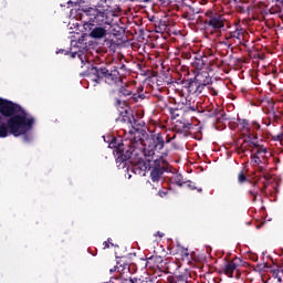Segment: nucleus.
Masks as SVG:
<instances>
[{"instance_id":"nucleus-18","label":"nucleus","mask_w":283,"mask_h":283,"mask_svg":"<svg viewBox=\"0 0 283 283\" xmlns=\"http://www.w3.org/2000/svg\"><path fill=\"white\" fill-rule=\"evenodd\" d=\"M153 145L155 151L165 149V138H163V134L158 133L153 136Z\"/></svg>"},{"instance_id":"nucleus-48","label":"nucleus","mask_w":283,"mask_h":283,"mask_svg":"<svg viewBox=\"0 0 283 283\" xmlns=\"http://www.w3.org/2000/svg\"><path fill=\"white\" fill-rule=\"evenodd\" d=\"M186 258H189V252H185Z\"/></svg>"},{"instance_id":"nucleus-9","label":"nucleus","mask_w":283,"mask_h":283,"mask_svg":"<svg viewBox=\"0 0 283 283\" xmlns=\"http://www.w3.org/2000/svg\"><path fill=\"white\" fill-rule=\"evenodd\" d=\"M108 72H109V69H107V66L92 65L90 69V74H93V76H95V78H93V83H96V85L101 83V80L107 77Z\"/></svg>"},{"instance_id":"nucleus-35","label":"nucleus","mask_w":283,"mask_h":283,"mask_svg":"<svg viewBox=\"0 0 283 283\" xmlns=\"http://www.w3.org/2000/svg\"><path fill=\"white\" fill-rule=\"evenodd\" d=\"M122 104H123V101H120V98L116 97L115 98V107H120Z\"/></svg>"},{"instance_id":"nucleus-39","label":"nucleus","mask_w":283,"mask_h":283,"mask_svg":"<svg viewBox=\"0 0 283 283\" xmlns=\"http://www.w3.org/2000/svg\"><path fill=\"white\" fill-rule=\"evenodd\" d=\"M249 193H250V196H253L254 198L258 197V190H250Z\"/></svg>"},{"instance_id":"nucleus-29","label":"nucleus","mask_w":283,"mask_h":283,"mask_svg":"<svg viewBox=\"0 0 283 283\" xmlns=\"http://www.w3.org/2000/svg\"><path fill=\"white\" fill-rule=\"evenodd\" d=\"M133 101H145V94L143 93H133Z\"/></svg>"},{"instance_id":"nucleus-41","label":"nucleus","mask_w":283,"mask_h":283,"mask_svg":"<svg viewBox=\"0 0 283 283\" xmlns=\"http://www.w3.org/2000/svg\"><path fill=\"white\" fill-rule=\"evenodd\" d=\"M118 271V265H115L113 269L109 270V273H116Z\"/></svg>"},{"instance_id":"nucleus-26","label":"nucleus","mask_w":283,"mask_h":283,"mask_svg":"<svg viewBox=\"0 0 283 283\" xmlns=\"http://www.w3.org/2000/svg\"><path fill=\"white\" fill-rule=\"evenodd\" d=\"M71 59H76L78 56V59L82 61V63H85V61L83 60V52L82 51H72L69 52Z\"/></svg>"},{"instance_id":"nucleus-56","label":"nucleus","mask_w":283,"mask_h":283,"mask_svg":"<svg viewBox=\"0 0 283 283\" xmlns=\"http://www.w3.org/2000/svg\"><path fill=\"white\" fill-rule=\"evenodd\" d=\"M129 134H134V133L130 130Z\"/></svg>"},{"instance_id":"nucleus-12","label":"nucleus","mask_w":283,"mask_h":283,"mask_svg":"<svg viewBox=\"0 0 283 283\" xmlns=\"http://www.w3.org/2000/svg\"><path fill=\"white\" fill-rule=\"evenodd\" d=\"M244 36H247V31L240 25H237L234 31L229 32L227 39H237L238 43L242 45L244 43Z\"/></svg>"},{"instance_id":"nucleus-60","label":"nucleus","mask_w":283,"mask_h":283,"mask_svg":"<svg viewBox=\"0 0 283 283\" xmlns=\"http://www.w3.org/2000/svg\"><path fill=\"white\" fill-rule=\"evenodd\" d=\"M78 43H81V40H78Z\"/></svg>"},{"instance_id":"nucleus-20","label":"nucleus","mask_w":283,"mask_h":283,"mask_svg":"<svg viewBox=\"0 0 283 283\" xmlns=\"http://www.w3.org/2000/svg\"><path fill=\"white\" fill-rule=\"evenodd\" d=\"M167 28H168L167 21L165 20H157L155 22V32L157 34H165V32H167Z\"/></svg>"},{"instance_id":"nucleus-1","label":"nucleus","mask_w":283,"mask_h":283,"mask_svg":"<svg viewBox=\"0 0 283 283\" xmlns=\"http://www.w3.org/2000/svg\"><path fill=\"white\" fill-rule=\"evenodd\" d=\"M3 118H8V127L15 138L22 136L23 143L27 144L34 140V135L30 133L34 127V116L24 111L21 105L0 98V120Z\"/></svg>"},{"instance_id":"nucleus-40","label":"nucleus","mask_w":283,"mask_h":283,"mask_svg":"<svg viewBox=\"0 0 283 283\" xmlns=\"http://www.w3.org/2000/svg\"><path fill=\"white\" fill-rule=\"evenodd\" d=\"M210 94L212 96H218V91H216V88H210Z\"/></svg>"},{"instance_id":"nucleus-24","label":"nucleus","mask_w":283,"mask_h":283,"mask_svg":"<svg viewBox=\"0 0 283 283\" xmlns=\"http://www.w3.org/2000/svg\"><path fill=\"white\" fill-rule=\"evenodd\" d=\"M239 125L245 134H251V127H249V119H239Z\"/></svg>"},{"instance_id":"nucleus-21","label":"nucleus","mask_w":283,"mask_h":283,"mask_svg":"<svg viewBox=\"0 0 283 283\" xmlns=\"http://www.w3.org/2000/svg\"><path fill=\"white\" fill-rule=\"evenodd\" d=\"M118 95L119 98H127V96H130V98H133L134 93L127 88V85H122L118 88Z\"/></svg>"},{"instance_id":"nucleus-14","label":"nucleus","mask_w":283,"mask_h":283,"mask_svg":"<svg viewBox=\"0 0 283 283\" xmlns=\"http://www.w3.org/2000/svg\"><path fill=\"white\" fill-rule=\"evenodd\" d=\"M206 116L208 118H217L218 123H222V120H227V113H224V109L213 108L211 111H208Z\"/></svg>"},{"instance_id":"nucleus-49","label":"nucleus","mask_w":283,"mask_h":283,"mask_svg":"<svg viewBox=\"0 0 283 283\" xmlns=\"http://www.w3.org/2000/svg\"><path fill=\"white\" fill-rule=\"evenodd\" d=\"M132 280H134V283L138 282V279H136V277H134V279H132Z\"/></svg>"},{"instance_id":"nucleus-54","label":"nucleus","mask_w":283,"mask_h":283,"mask_svg":"<svg viewBox=\"0 0 283 283\" xmlns=\"http://www.w3.org/2000/svg\"><path fill=\"white\" fill-rule=\"evenodd\" d=\"M228 48H231V44H228Z\"/></svg>"},{"instance_id":"nucleus-5","label":"nucleus","mask_w":283,"mask_h":283,"mask_svg":"<svg viewBox=\"0 0 283 283\" xmlns=\"http://www.w3.org/2000/svg\"><path fill=\"white\" fill-rule=\"evenodd\" d=\"M167 160L165 158L155 159L153 167H149L150 170V179L153 182H158L163 177V174L167 171Z\"/></svg>"},{"instance_id":"nucleus-33","label":"nucleus","mask_w":283,"mask_h":283,"mask_svg":"<svg viewBox=\"0 0 283 283\" xmlns=\"http://www.w3.org/2000/svg\"><path fill=\"white\" fill-rule=\"evenodd\" d=\"M252 163H254L255 165H261L262 159H260V157L258 155H253Z\"/></svg>"},{"instance_id":"nucleus-47","label":"nucleus","mask_w":283,"mask_h":283,"mask_svg":"<svg viewBox=\"0 0 283 283\" xmlns=\"http://www.w3.org/2000/svg\"><path fill=\"white\" fill-rule=\"evenodd\" d=\"M180 1H185V0H175V3H180Z\"/></svg>"},{"instance_id":"nucleus-25","label":"nucleus","mask_w":283,"mask_h":283,"mask_svg":"<svg viewBox=\"0 0 283 283\" xmlns=\"http://www.w3.org/2000/svg\"><path fill=\"white\" fill-rule=\"evenodd\" d=\"M192 65L197 69V70H202V67H205V60H202V57H197L195 56V60L192 62Z\"/></svg>"},{"instance_id":"nucleus-42","label":"nucleus","mask_w":283,"mask_h":283,"mask_svg":"<svg viewBox=\"0 0 283 283\" xmlns=\"http://www.w3.org/2000/svg\"><path fill=\"white\" fill-rule=\"evenodd\" d=\"M241 154H247V151H249V149H244L242 146L239 148Z\"/></svg>"},{"instance_id":"nucleus-57","label":"nucleus","mask_w":283,"mask_h":283,"mask_svg":"<svg viewBox=\"0 0 283 283\" xmlns=\"http://www.w3.org/2000/svg\"><path fill=\"white\" fill-rule=\"evenodd\" d=\"M164 156H167V153H165Z\"/></svg>"},{"instance_id":"nucleus-38","label":"nucleus","mask_w":283,"mask_h":283,"mask_svg":"<svg viewBox=\"0 0 283 283\" xmlns=\"http://www.w3.org/2000/svg\"><path fill=\"white\" fill-rule=\"evenodd\" d=\"M107 43L109 44V48H116V42H114V40L107 41Z\"/></svg>"},{"instance_id":"nucleus-27","label":"nucleus","mask_w":283,"mask_h":283,"mask_svg":"<svg viewBox=\"0 0 283 283\" xmlns=\"http://www.w3.org/2000/svg\"><path fill=\"white\" fill-rule=\"evenodd\" d=\"M247 180H249V179L247 178V175H244V169H242V170L239 172V175H238V182H239L240 185H242V184L247 182Z\"/></svg>"},{"instance_id":"nucleus-45","label":"nucleus","mask_w":283,"mask_h":283,"mask_svg":"<svg viewBox=\"0 0 283 283\" xmlns=\"http://www.w3.org/2000/svg\"><path fill=\"white\" fill-rule=\"evenodd\" d=\"M282 134L281 135H276V137H275V140H282Z\"/></svg>"},{"instance_id":"nucleus-22","label":"nucleus","mask_w":283,"mask_h":283,"mask_svg":"<svg viewBox=\"0 0 283 283\" xmlns=\"http://www.w3.org/2000/svg\"><path fill=\"white\" fill-rule=\"evenodd\" d=\"M193 128V124L191 123H181V127L178 128L179 134H185L187 136V132H190Z\"/></svg>"},{"instance_id":"nucleus-13","label":"nucleus","mask_w":283,"mask_h":283,"mask_svg":"<svg viewBox=\"0 0 283 283\" xmlns=\"http://www.w3.org/2000/svg\"><path fill=\"white\" fill-rule=\"evenodd\" d=\"M106 25V34H113V36H116V39L120 38L123 35V29L117 23H111L109 18L107 17V23Z\"/></svg>"},{"instance_id":"nucleus-11","label":"nucleus","mask_w":283,"mask_h":283,"mask_svg":"<svg viewBox=\"0 0 283 283\" xmlns=\"http://www.w3.org/2000/svg\"><path fill=\"white\" fill-rule=\"evenodd\" d=\"M195 81L201 86V88H206L207 85H211V83H213V80L211 77V75H209V72L207 71H202L200 73H198L195 76Z\"/></svg>"},{"instance_id":"nucleus-17","label":"nucleus","mask_w":283,"mask_h":283,"mask_svg":"<svg viewBox=\"0 0 283 283\" xmlns=\"http://www.w3.org/2000/svg\"><path fill=\"white\" fill-rule=\"evenodd\" d=\"M10 134L14 136L12 130H10V126H8V117H2V119H0V138H7Z\"/></svg>"},{"instance_id":"nucleus-19","label":"nucleus","mask_w":283,"mask_h":283,"mask_svg":"<svg viewBox=\"0 0 283 283\" xmlns=\"http://www.w3.org/2000/svg\"><path fill=\"white\" fill-rule=\"evenodd\" d=\"M243 145H248V147H260V144H258V135H253L251 133H248L243 140Z\"/></svg>"},{"instance_id":"nucleus-23","label":"nucleus","mask_w":283,"mask_h":283,"mask_svg":"<svg viewBox=\"0 0 283 283\" xmlns=\"http://www.w3.org/2000/svg\"><path fill=\"white\" fill-rule=\"evenodd\" d=\"M237 265L233 262L227 263L224 266V273L226 275H229L231 277L233 275V272L235 271Z\"/></svg>"},{"instance_id":"nucleus-28","label":"nucleus","mask_w":283,"mask_h":283,"mask_svg":"<svg viewBox=\"0 0 283 283\" xmlns=\"http://www.w3.org/2000/svg\"><path fill=\"white\" fill-rule=\"evenodd\" d=\"M175 276L177 279V283H189V277L187 276V274H179Z\"/></svg>"},{"instance_id":"nucleus-7","label":"nucleus","mask_w":283,"mask_h":283,"mask_svg":"<svg viewBox=\"0 0 283 283\" xmlns=\"http://www.w3.org/2000/svg\"><path fill=\"white\" fill-rule=\"evenodd\" d=\"M182 87L187 90L188 93L195 94L196 96H200V93L205 91V88L196 81L195 77L182 80Z\"/></svg>"},{"instance_id":"nucleus-15","label":"nucleus","mask_w":283,"mask_h":283,"mask_svg":"<svg viewBox=\"0 0 283 283\" xmlns=\"http://www.w3.org/2000/svg\"><path fill=\"white\" fill-rule=\"evenodd\" d=\"M181 179H182V176H181V175H179V176H177V177L175 178V182H176V185H177L178 187H185V185H186V187H187L188 189H190L191 191H195V189H197V191H198L199 193H202V188H197V187H196V184H193L192 181H182Z\"/></svg>"},{"instance_id":"nucleus-50","label":"nucleus","mask_w":283,"mask_h":283,"mask_svg":"<svg viewBox=\"0 0 283 283\" xmlns=\"http://www.w3.org/2000/svg\"><path fill=\"white\" fill-rule=\"evenodd\" d=\"M125 67H126L125 64H123L122 67H120V70H125Z\"/></svg>"},{"instance_id":"nucleus-32","label":"nucleus","mask_w":283,"mask_h":283,"mask_svg":"<svg viewBox=\"0 0 283 283\" xmlns=\"http://www.w3.org/2000/svg\"><path fill=\"white\" fill-rule=\"evenodd\" d=\"M273 277L277 280V282H282V276L280 275V270H273L272 272Z\"/></svg>"},{"instance_id":"nucleus-51","label":"nucleus","mask_w":283,"mask_h":283,"mask_svg":"<svg viewBox=\"0 0 283 283\" xmlns=\"http://www.w3.org/2000/svg\"><path fill=\"white\" fill-rule=\"evenodd\" d=\"M146 3H149L151 0H144Z\"/></svg>"},{"instance_id":"nucleus-55","label":"nucleus","mask_w":283,"mask_h":283,"mask_svg":"<svg viewBox=\"0 0 283 283\" xmlns=\"http://www.w3.org/2000/svg\"><path fill=\"white\" fill-rule=\"evenodd\" d=\"M112 239H108L107 242H111Z\"/></svg>"},{"instance_id":"nucleus-52","label":"nucleus","mask_w":283,"mask_h":283,"mask_svg":"<svg viewBox=\"0 0 283 283\" xmlns=\"http://www.w3.org/2000/svg\"><path fill=\"white\" fill-rule=\"evenodd\" d=\"M263 153L266 154V148L263 149Z\"/></svg>"},{"instance_id":"nucleus-34","label":"nucleus","mask_w":283,"mask_h":283,"mask_svg":"<svg viewBox=\"0 0 283 283\" xmlns=\"http://www.w3.org/2000/svg\"><path fill=\"white\" fill-rule=\"evenodd\" d=\"M56 54H65V56H67L70 54V51H65L63 49H60L59 51H56Z\"/></svg>"},{"instance_id":"nucleus-37","label":"nucleus","mask_w":283,"mask_h":283,"mask_svg":"<svg viewBox=\"0 0 283 283\" xmlns=\"http://www.w3.org/2000/svg\"><path fill=\"white\" fill-rule=\"evenodd\" d=\"M168 282L169 283H178L177 279H176V275L175 276H168Z\"/></svg>"},{"instance_id":"nucleus-6","label":"nucleus","mask_w":283,"mask_h":283,"mask_svg":"<svg viewBox=\"0 0 283 283\" xmlns=\"http://www.w3.org/2000/svg\"><path fill=\"white\" fill-rule=\"evenodd\" d=\"M84 30L87 32L88 30V36L91 39H104V36H107V25H98L96 23H84Z\"/></svg>"},{"instance_id":"nucleus-58","label":"nucleus","mask_w":283,"mask_h":283,"mask_svg":"<svg viewBox=\"0 0 283 283\" xmlns=\"http://www.w3.org/2000/svg\"><path fill=\"white\" fill-rule=\"evenodd\" d=\"M117 264H120V262H119V261H117Z\"/></svg>"},{"instance_id":"nucleus-3","label":"nucleus","mask_w":283,"mask_h":283,"mask_svg":"<svg viewBox=\"0 0 283 283\" xmlns=\"http://www.w3.org/2000/svg\"><path fill=\"white\" fill-rule=\"evenodd\" d=\"M80 10L83 12V17L88 18V22L85 23H96V25H105L107 23V12L99 10L96 6L82 4Z\"/></svg>"},{"instance_id":"nucleus-31","label":"nucleus","mask_w":283,"mask_h":283,"mask_svg":"<svg viewBox=\"0 0 283 283\" xmlns=\"http://www.w3.org/2000/svg\"><path fill=\"white\" fill-rule=\"evenodd\" d=\"M169 114L171 115V118L176 119L178 118V108H169Z\"/></svg>"},{"instance_id":"nucleus-8","label":"nucleus","mask_w":283,"mask_h":283,"mask_svg":"<svg viewBox=\"0 0 283 283\" xmlns=\"http://www.w3.org/2000/svg\"><path fill=\"white\" fill-rule=\"evenodd\" d=\"M207 15L209 20L206 21V25L212 28V30H222L224 28V18L221 14L210 12Z\"/></svg>"},{"instance_id":"nucleus-16","label":"nucleus","mask_w":283,"mask_h":283,"mask_svg":"<svg viewBox=\"0 0 283 283\" xmlns=\"http://www.w3.org/2000/svg\"><path fill=\"white\" fill-rule=\"evenodd\" d=\"M260 2H256L255 0H251V3L244 8L241 7V12H244L247 14H255L262 10V7H259Z\"/></svg>"},{"instance_id":"nucleus-59","label":"nucleus","mask_w":283,"mask_h":283,"mask_svg":"<svg viewBox=\"0 0 283 283\" xmlns=\"http://www.w3.org/2000/svg\"><path fill=\"white\" fill-rule=\"evenodd\" d=\"M123 105H125V101L123 102Z\"/></svg>"},{"instance_id":"nucleus-2","label":"nucleus","mask_w":283,"mask_h":283,"mask_svg":"<svg viewBox=\"0 0 283 283\" xmlns=\"http://www.w3.org/2000/svg\"><path fill=\"white\" fill-rule=\"evenodd\" d=\"M108 147L114 149L113 154L118 169H125L128 165H133L130 169L133 174H136L137 176H145V171H147V164L145 159L137 158L138 149H136V143H134V139H120L118 142V139L113 138ZM134 158H137V160L134 161Z\"/></svg>"},{"instance_id":"nucleus-46","label":"nucleus","mask_w":283,"mask_h":283,"mask_svg":"<svg viewBox=\"0 0 283 283\" xmlns=\"http://www.w3.org/2000/svg\"><path fill=\"white\" fill-rule=\"evenodd\" d=\"M169 1V3H176V0H166Z\"/></svg>"},{"instance_id":"nucleus-4","label":"nucleus","mask_w":283,"mask_h":283,"mask_svg":"<svg viewBox=\"0 0 283 283\" xmlns=\"http://www.w3.org/2000/svg\"><path fill=\"white\" fill-rule=\"evenodd\" d=\"M256 3H260L258 8H261V10L256 12V14H259V12H261V14H277L282 12V0H265V2L259 1Z\"/></svg>"},{"instance_id":"nucleus-36","label":"nucleus","mask_w":283,"mask_h":283,"mask_svg":"<svg viewBox=\"0 0 283 283\" xmlns=\"http://www.w3.org/2000/svg\"><path fill=\"white\" fill-rule=\"evenodd\" d=\"M233 3H250L249 0H230Z\"/></svg>"},{"instance_id":"nucleus-30","label":"nucleus","mask_w":283,"mask_h":283,"mask_svg":"<svg viewBox=\"0 0 283 283\" xmlns=\"http://www.w3.org/2000/svg\"><path fill=\"white\" fill-rule=\"evenodd\" d=\"M198 109V105L197 104H189L188 106H186L185 112H196Z\"/></svg>"},{"instance_id":"nucleus-10","label":"nucleus","mask_w":283,"mask_h":283,"mask_svg":"<svg viewBox=\"0 0 283 283\" xmlns=\"http://www.w3.org/2000/svg\"><path fill=\"white\" fill-rule=\"evenodd\" d=\"M105 80L109 85H123V77H120V72L116 67L112 71L108 70Z\"/></svg>"},{"instance_id":"nucleus-53","label":"nucleus","mask_w":283,"mask_h":283,"mask_svg":"<svg viewBox=\"0 0 283 283\" xmlns=\"http://www.w3.org/2000/svg\"><path fill=\"white\" fill-rule=\"evenodd\" d=\"M167 143H171V139H168Z\"/></svg>"},{"instance_id":"nucleus-43","label":"nucleus","mask_w":283,"mask_h":283,"mask_svg":"<svg viewBox=\"0 0 283 283\" xmlns=\"http://www.w3.org/2000/svg\"><path fill=\"white\" fill-rule=\"evenodd\" d=\"M157 235H158L159 238H164V237H165V233H163V232H160V231H157Z\"/></svg>"},{"instance_id":"nucleus-44","label":"nucleus","mask_w":283,"mask_h":283,"mask_svg":"<svg viewBox=\"0 0 283 283\" xmlns=\"http://www.w3.org/2000/svg\"><path fill=\"white\" fill-rule=\"evenodd\" d=\"M103 244H104L105 249H109V243L107 241H104Z\"/></svg>"}]
</instances>
